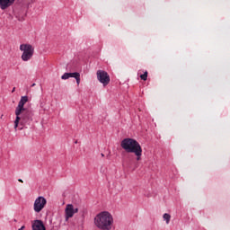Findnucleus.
Wrapping results in <instances>:
<instances>
[{"instance_id": "nucleus-1", "label": "nucleus", "mask_w": 230, "mask_h": 230, "mask_svg": "<svg viewBox=\"0 0 230 230\" xmlns=\"http://www.w3.org/2000/svg\"><path fill=\"white\" fill-rule=\"evenodd\" d=\"M28 103V96H22L18 106L15 109L14 114L16 116L14 120V130L17 131L20 125V130H22L23 127L30 125V122L32 120L33 112L31 111L24 108V105Z\"/></svg>"}, {"instance_id": "nucleus-2", "label": "nucleus", "mask_w": 230, "mask_h": 230, "mask_svg": "<svg viewBox=\"0 0 230 230\" xmlns=\"http://www.w3.org/2000/svg\"><path fill=\"white\" fill-rule=\"evenodd\" d=\"M121 148L128 154H134L137 157V161H141V155H143V148L139 142L133 138H124L120 143Z\"/></svg>"}, {"instance_id": "nucleus-3", "label": "nucleus", "mask_w": 230, "mask_h": 230, "mask_svg": "<svg viewBox=\"0 0 230 230\" xmlns=\"http://www.w3.org/2000/svg\"><path fill=\"white\" fill-rule=\"evenodd\" d=\"M113 222L112 215L107 211L101 212L94 217V226L101 230L112 229Z\"/></svg>"}, {"instance_id": "nucleus-4", "label": "nucleus", "mask_w": 230, "mask_h": 230, "mask_svg": "<svg viewBox=\"0 0 230 230\" xmlns=\"http://www.w3.org/2000/svg\"><path fill=\"white\" fill-rule=\"evenodd\" d=\"M20 51H22V60L23 62H28L33 58V53H35V49L31 44H22L20 45Z\"/></svg>"}, {"instance_id": "nucleus-5", "label": "nucleus", "mask_w": 230, "mask_h": 230, "mask_svg": "<svg viewBox=\"0 0 230 230\" xmlns=\"http://www.w3.org/2000/svg\"><path fill=\"white\" fill-rule=\"evenodd\" d=\"M46 204H48V200H46V198L40 196L38 197L33 205V209L35 213H40V211L43 210L44 208H46Z\"/></svg>"}, {"instance_id": "nucleus-6", "label": "nucleus", "mask_w": 230, "mask_h": 230, "mask_svg": "<svg viewBox=\"0 0 230 230\" xmlns=\"http://www.w3.org/2000/svg\"><path fill=\"white\" fill-rule=\"evenodd\" d=\"M97 79L101 84H102L104 86L109 85L111 82V76L109 74L103 70H98L97 71Z\"/></svg>"}, {"instance_id": "nucleus-7", "label": "nucleus", "mask_w": 230, "mask_h": 230, "mask_svg": "<svg viewBox=\"0 0 230 230\" xmlns=\"http://www.w3.org/2000/svg\"><path fill=\"white\" fill-rule=\"evenodd\" d=\"M78 212V208L73 206V204H68L66 207L65 213H66V220H69V218H73L75 213Z\"/></svg>"}, {"instance_id": "nucleus-8", "label": "nucleus", "mask_w": 230, "mask_h": 230, "mask_svg": "<svg viewBox=\"0 0 230 230\" xmlns=\"http://www.w3.org/2000/svg\"><path fill=\"white\" fill-rule=\"evenodd\" d=\"M32 230H46V226H44V222L40 219H36L32 221L31 224Z\"/></svg>"}, {"instance_id": "nucleus-9", "label": "nucleus", "mask_w": 230, "mask_h": 230, "mask_svg": "<svg viewBox=\"0 0 230 230\" xmlns=\"http://www.w3.org/2000/svg\"><path fill=\"white\" fill-rule=\"evenodd\" d=\"M16 0H0V8L2 10H8L10 6H13Z\"/></svg>"}, {"instance_id": "nucleus-10", "label": "nucleus", "mask_w": 230, "mask_h": 230, "mask_svg": "<svg viewBox=\"0 0 230 230\" xmlns=\"http://www.w3.org/2000/svg\"><path fill=\"white\" fill-rule=\"evenodd\" d=\"M80 73L78 72H74V73H65L62 76V80H69V78H76L79 76Z\"/></svg>"}, {"instance_id": "nucleus-11", "label": "nucleus", "mask_w": 230, "mask_h": 230, "mask_svg": "<svg viewBox=\"0 0 230 230\" xmlns=\"http://www.w3.org/2000/svg\"><path fill=\"white\" fill-rule=\"evenodd\" d=\"M163 218H164V220H165L166 224H170L172 216H170V214H168V213H165V214H164Z\"/></svg>"}, {"instance_id": "nucleus-12", "label": "nucleus", "mask_w": 230, "mask_h": 230, "mask_svg": "<svg viewBox=\"0 0 230 230\" xmlns=\"http://www.w3.org/2000/svg\"><path fill=\"white\" fill-rule=\"evenodd\" d=\"M141 80H144V82H146L148 78V72L146 71L143 75H140Z\"/></svg>"}, {"instance_id": "nucleus-13", "label": "nucleus", "mask_w": 230, "mask_h": 230, "mask_svg": "<svg viewBox=\"0 0 230 230\" xmlns=\"http://www.w3.org/2000/svg\"><path fill=\"white\" fill-rule=\"evenodd\" d=\"M77 85H80V75L75 78Z\"/></svg>"}, {"instance_id": "nucleus-14", "label": "nucleus", "mask_w": 230, "mask_h": 230, "mask_svg": "<svg viewBox=\"0 0 230 230\" xmlns=\"http://www.w3.org/2000/svg\"><path fill=\"white\" fill-rule=\"evenodd\" d=\"M23 229H26V226H22L21 228H19L18 230H23Z\"/></svg>"}, {"instance_id": "nucleus-15", "label": "nucleus", "mask_w": 230, "mask_h": 230, "mask_svg": "<svg viewBox=\"0 0 230 230\" xmlns=\"http://www.w3.org/2000/svg\"><path fill=\"white\" fill-rule=\"evenodd\" d=\"M12 93H15V87L13 88Z\"/></svg>"}, {"instance_id": "nucleus-16", "label": "nucleus", "mask_w": 230, "mask_h": 230, "mask_svg": "<svg viewBox=\"0 0 230 230\" xmlns=\"http://www.w3.org/2000/svg\"><path fill=\"white\" fill-rule=\"evenodd\" d=\"M18 181H19V182H24V181H23L22 180H21V179H19Z\"/></svg>"}, {"instance_id": "nucleus-17", "label": "nucleus", "mask_w": 230, "mask_h": 230, "mask_svg": "<svg viewBox=\"0 0 230 230\" xmlns=\"http://www.w3.org/2000/svg\"><path fill=\"white\" fill-rule=\"evenodd\" d=\"M35 85H36V84H35V83H34V84H31V87H35Z\"/></svg>"}, {"instance_id": "nucleus-18", "label": "nucleus", "mask_w": 230, "mask_h": 230, "mask_svg": "<svg viewBox=\"0 0 230 230\" xmlns=\"http://www.w3.org/2000/svg\"><path fill=\"white\" fill-rule=\"evenodd\" d=\"M101 155H102V157H105V155H103V154H102Z\"/></svg>"}, {"instance_id": "nucleus-19", "label": "nucleus", "mask_w": 230, "mask_h": 230, "mask_svg": "<svg viewBox=\"0 0 230 230\" xmlns=\"http://www.w3.org/2000/svg\"><path fill=\"white\" fill-rule=\"evenodd\" d=\"M13 221H14V222H17V219H14Z\"/></svg>"}]
</instances>
